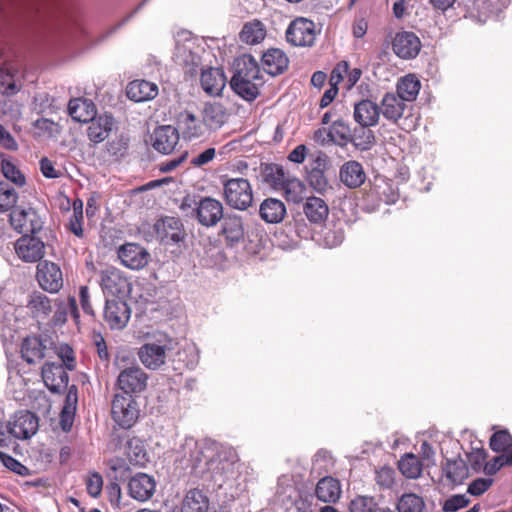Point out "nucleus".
<instances>
[{
    "mask_svg": "<svg viewBox=\"0 0 512 512\" xmlns=\"http://www.w3.org/2000/svg\"><path fill=\"white\" fill-rule=\"evenodd\" d=\"M174 463L184 475L205 477L215 481L234 472V462L219 452L218 444L211 440H196L187 436L175 450Z\"/></svg>",
    "mask_w": 512,
    "mask_h": 512,
    "instance_id": "obj_1",
    "label": "nucleus"
},
{
    "mask_svg": "<svg viewBox=\"0 0 512 512\" xmlns=\"http://www.w3.org/2000/svg\"><path fill=\"white\" fill-rule=\"evenodd\" d=\"M233 70L230 81L232 90L246 101L255 100L264 84L257 61L251 55H241L234 60Z\"/></svg>",
    "mask_w": 512,
    "mask_h": 512,
    "instance_id": "obj_2",
    "label": "nucleus"
},
{
    "mask_svg": "<svg viewBox=\"0 0 512 512\" xmlns=\"http://www.w3.org/2000/svg\"><path fill=\"white\" fill-rule=\"evenodd\" d=\"M176 345V341L170 336L159 333L139 348L138 356L147 369L157 370L166 363Z\"/></svg>",
    "mask_w": 512,
    "mask_h": 512,
    "instance_id": "obj_3",
    "label": "nucleus"
},
{
    "mask_svg": "<svg viewBox=\"0 0 512 512\" xmlns=\"http://www.w3.org/2000/svg\"><path fill=\"white\" fill-rule=\"evenodd\" d=\"M223 198L235 210L246 211L253 204V189L248 179L242 177L222 180Z\"/></svg>",
    "mask_w": 512,
    "mask_h": 512,
    "instance_id": "obj_4",
    "label": "nucleus"
},
{
    "mask_svg": "<svg viewBox=\"0 0 512 512\" xmlns=\"http://www.w3.org/2000/svg\"><path fill=\"white\" fill-rule=\"evenodd\" d=\"M111 415L119 427L130 429L140 415L138 402L131 395L116 394L111 403Z\"/></svg>",
    "mask_w": 512,
    "mask_h": 512,
    "instance_id": "obj_5",
    "label": "nucleus"
},
{
    "mask_svg": "<svg viewBox=\"0 0 512 512\" xmlns=\"http://www.w3.org/2000/svg\"><path fill=\"white\" fill-rule=\"evenodd\" d=\"M320 29L307 18L298 17L290 22L286 29V40L295 47H312L315 44Z\"/></svg>",
    "mask_w": 512,
    "mask_h": 512,
    "instance_id": "obj_6",
    "label": "nucleus"
},
{
    "mask_svg": "<svg viewBox=\"0 0 512 512\" xmlns=\"http://www.w3.org/2000/svg\"><path fill=\"white\" fill-rule=\"evenodd\" d=\"M224 215L223 204L209 196L200 198L192 209V217L206 228L215 227Z\"/></svg>",
    "mask_w": 512,
    "mask_h": 512,
    "instance_id": "obj_7",
    "label": "nucleus"
},
{
    "mask_svg": "<svg viewBox=\"0 0 512 512\" xmlns=\"http://www.w3.org/2000/svg\"><path fill=\"white\" fill-rule=\"evenodd\" d=\"M148 383V375L139 366L134 365L123 369L118 377L116 385L124 392V395L139 394L143 392Z\"/></svg>",
    "mask_w": 512,
    "mask_h": 512,
    "instance_id": "obj_8",
    "label": "nucleus"
},
{
    "mask_svg": "<svg viewBox=\"0 0 512 512\" xmlns=\"http://www.w3.org/2000/svg\"><path fill=\"white\" fill-rule=\"evenodd\" d=\"M12 227L21 234H36L43 227V221L38 213L32 209L15 208L10 213Z\"/></svg>",
    "mask_w": 512,
    "mask_h": 512,
    "instance_id": "obj_9",
    "label": "nucleus"
},
{
    "mask_svg": "<svg viewBox=\"0 0 512 512\" xmlns=\"http://www.w3.org/2000/svg\"><path fill=\"white\" fill-rule=\"evenodd\" d=\"M201 52L203 49L199 45H196L193 40H187L177 44L175 57L180 64L186 67V73L194 76L203 68Z\"/></svg>",
    "mask_w": 512,
    "mask_h": 512,
    "instance_id": "obj_10",
    "label": "nucleus"
},
{
    "mask_svg": "<svg viewBox=\"0 0 512 512\" xmlns=\"http://www.w3.org/2000/svg\"><path fill=\"white\" fill-rule=\"evenodd\" d=\"M103 316L112 330H122L129 322L131 310L128 304L120 298L107 299Z\"/></svg>",
    "mask_w": 512,
    "mask_h": 512,
    "instance_id": "obj_11",
    "label": "nucleus"
},
{
    "mask_svg": "<svg viewBox=\"0 0 512 512\" xmlns=\"http://www.w3.org/2000/svg\"><path fill=\"white\" fill-rule=\"evenodd\" d=\"M8 434L17 439H27L38 430V418L30 411H20L7 424Z\"/></svg>",
    "mask_w": 512,
    "mask_h": 512,
    "instance_id": "obj_12",
    "label": "nucleus"
},
{
    "mask_svg": "<svg viewBox=\"0 0 512 512\" xmlns=\"http://www.w3.org/2000/svg\"><path fill=\"white\" fill-rule=\"evenodd\" d=\"M99 277L100 286L106 295L120 297L129 290L128 280L115 267L110 266L102 269L99 272Z\"/></svg>",
    "mask_w": 512,
    "mask_h": 512,
    "instance_id": "obj_13",
    "label": "nucleus"
},
{
    "mask_svg": "<svg viewBox=\"0 0 512 512\" xmlns=\"http://www.w3.org/2000/svg\"><path fill=\"white\" fill-rule=\"evenodd\" d=\"M17 256L24 262L34 263L40 261L45 254L44 242L34 234H24L15 243Z\"/></svg>",
    "mask_w": 512,
    "mask_h": 512,
    "instance_id": "obj_14",
    "label": "nucleus"
},
{
    "mask_svg": "<svg viewBox=\"0 0 512 512\" xmlns=\"http://www.w3.org/2000/svg\"><path fill=\"white\" fill-rule=\"evenodd\" d=\"M118 258L125 267L139 270L148 264L150 254L139 244L126 243L119 247Z\"/></svg>",
    "mask_w": 512,
    "mask_h": 512,
    "instance_id": "obj_15",
    "label": "nucleus"
},
{
    "mask_svg": "<svg viewBox=\"0 0 512 512\" xmlns=\"http://www.w3.org/2000/svg\"><path fill=\"white\" fill-rule=\"evenodd\" d=\"M37 280L41 288L50 293H57L63 286L61 269L53 262L44 261L38 264Z\"/></svg>",
    "mask_w": 512,
    "mask_h": 512,
    "instance_id": "obj_16",
    "label": "nucleus"
},
{
    "mask_svg": "<svg viewBox=\"0 0 512 512\" xmlns=\"http://www.w3.org/2000/svg\"><path fill=\"white\" fill-rule=\"evenodd\" d=\"M61 363L47 362L42 367V378L52 393L59 394L68 387L69 376Z\"/></svg>",
    "mask_w": 512,
    "mask_h": 512,
    "instance_id": "obj_17",
    "label": "nucleus"
},
{
    "mask_svg": "<svg viewBox=\"0 0 512 512\" xmlns=\"http://www.w3.org/2000/svg\"><path fill=\"white\" fill-rule=\"evenodd\" d=\"M158 239L164 244L178 243L184 238L183 224L179 218L164 217L155 224Z\"/></svg>",
    "mask_w": 512,
    "mask_h": 512,
    "instance_id": "obj_18",
    "label": "nucleus"
},
{
    "mask_svg": "<svg viewBox=\"0 0 512 512\" xmlns=\"http://www.w3.org/2000/svg\"><path fill=\"white\" fill-rule=\"evenodd\" d=\"M156 489V481L153 476L146 473H137L128 482L129 495L138 501L149 500Z\"/></svg>",
    "mask_w": 512,
    "mask_h": 512,
    "instance_id": "obj_19",
    "label": "nucleus"
},
{
    "mask_svg": "<svg viewBox=\"0 0 512 512\" xmlns=\"http://www.w3.org/2000/svg\"><path fill=\"white\" fill-rule=\"evenodd\" d=\"M420 48V39L413 32H399L392 42L394 53L403 59L415 58L420 52Z\"/></svg>",
    "mask_w": 512,
    "mask_h": 512,
    "instance_id": "obj_20",
    "label": "nucleus"
},
{
    "mask_svg": "<svg viewBox=\"0 0 512 512\" xmlns=\"http://www.w3.org/2000/svg\"><path fill=\"white\" fill-rule=\"evenodd\" d=\"M354 121L362 127H374L380 119L379 105L372 100L363 99L354 104Z\"/></svg>",
    "mask_w": 512,
    "mask_h": 512,
    "instance_id": "obj_21",
    "label": "nucleus"
},
{
    "mask_svg": "<svg viewBox=\"0 0 512 512\" xmlns=\"http://www.w3.org/2000/svg\"><path fill=\"white\" fill-rule=\"evenodd\" d=\"M200 83L203 90L211 95H220L226 85V77L222 69L215 67L201 68Z\"/></svg>",
    "mask_w": 512,
    "mask_h": 512,
    "instance_id": "obj_22",
    "label": "nucleus"
},
{
    "mask_svg": "<svg viewBox=\"0 0 512 512\" xmlns=\"http://www.w3.org/2000/svg\"><path fill=\"white\" fill-rule=\"evenodd\" d=\"M221 220V235L230 246H233L243 240L244 225L243 219L240 215L227 213Z\"/></svg>",
    "mask_w": 512,
    "mask_h": 512,
    "instance_id": "obj_23",
    "label": "nucleus"
},
{
    "mask_svg": "<svg viewBox=\"0 0 512 512\" xmlns=\"http://www.w3.org/2000/svg\"><path fill=\"white\" fill-rule=\"evenodd\" d=\"M380 115L391 122L396 124L405 113L407 104L394 93H386L380 102Z\"/></svg>",
    "mask_w": 512,
    "mask_h": 512,
    "instance_id": "obj_24",
    "label": "nucleus"
},
{
    "mask_svg": "<svg viewBox=\"0 0 512 512\" xmlns=\"http://www.w3.org/2000/svg\"><path fill=\"white\" fill-rule=\"evenodd\" d=\"M179 140L176 128L166 125L158 127L153 134V147L160 153H171Z\"/></svg>",
    "mask_w": 512,
    "mask_h": 512,
    "instance_id": "obj_25",
    "label": "nucleus"
},
{
    "mask_svg": "<svg viewBox=\"0 0 512 512\" xmlns=\"http://www.w3.org/2000/svg\"><path fill=\"white\" fill-rule=\"evenodd\" d=\"M178 126L185 138L197 139L206 135L208 129L193 113L183 111L178 116Z\"/></svg>",
    "mask_w": 512,
    "mask_h": 512,
    "instance_id": "obj_26",
    "label": "nucleus"
},
{
    "mask_svg": "<svg viewBox=\"0 0 512 512\" xmlns=\"http://www.w3.org/2000/svg\"><path fill=\"white\" fill-rule=\"evenodd\" d=\"M114 127V118L112 115L103 114L98 117H93L89 120L87 128V135L91 142L97 144L108 138Z\"/></svg>",
    "mask_w": 512,
    "mask_h": 512,
    "instance_id": "obj_27",
    "label": "nucleus"
},
{
    "mask_svg": "<svg viewBox=\"0 0 512 512\" xmlns=\"http://www.w3.org/2000/svg\"><path fill=\"white\" fill-rule=\"evenodd\" d=\"M259 215L268 224H278L286 215V206L280 199L269 197L260 204Z\"/></svg>",
    "mask_w": 512,
    "mask_h": 512,
    "instance_id": "obj_28",
    "label": "nucleus"
},
{
    "mask_svg": "<svg viewBox=\"0 0 512 512\" xmlns=\"http://www.w3.org/2000/svg\"><path fill=\"white\" fill-rule=\"evenodd\" d=\"M340 180L349 188H358L366 180V173L361 163L355 160L345 162L339 172Z\"/></svg>",
    "mask_w": 512,
    "mask_h": 512,
    "instance_id": "obj_29",
    "label": "nucleus"
},
{
    "mask_svg": "<svg viewBox=\"0 0 512 512\" xmlns=\"http://www.w3.org/2000/svg\"><path fill=\"white\" fill-rule=\"evenodd\" d=\"M157 94V85L146 80H134L128 84L126 89L127 97L134 102L152 100Z\"/></svg>",
    "mask_w": 512,
    "mask_h": 512,
    "instance_id": "obj_30",
    "label": "nucleus"
},
{
    "mask_svg": "<svg viewBox=\"0 0 512 512\" xmlns=\"http://www.w3.org/2000/svg\"><path fill=\"white\" fill-rule=\"evenodd\" d=\"M289 60L280 49H269L262 55V65L266 73L276 76L288 67Z\"/></svg>",
    "mask_w": 512,
    "mask_h": 512,
    "instance_id": "obj_31",
    "label": "nucleus"
},
{
    "mask_svg": "<svg viewBox=\"0 0 512 512\" xmlns=\"http://www.w3.org/2000/svg\"><path fill=\"white\" fill-rule=\"evenodd\" d=\"M315 493L320 501L335 503L342 493L340 482L331 476H326L318 481Z\"/></svg>",
    "mask_w": 512,
    "mask_h": 512,
    "instance_id": "obj_32",
    "label": "nucleus"
},
{
    "mask_svg": "<svg viewBox=\"0 0 512 512\" xmlns=\"http://www.w3.org/2000/svg\"><path fill=\"white\" fill-rule=\"evenodd\" d=\"M46 345L43 340L37 336L26 337L21 345L22 358L28 364L39 362L45 357Z\"/></svg>",
    "mask_w": 512,
    "mask_h": 512,
    "instance_id": "obj_33",
    "label": "nucleus"
},
{
    "mask_svg": "<svg viewBox=\"0 0 512 512\" xmlns=\"http://www.w3.org/2000/svg\"><path fill=\"white\" fill-rule=\"evenodd\" d=\"M303 212L311 223L321 224L327 219L329 208L323 199L312 196L306 199Z\"/></svg>",
    "mask_w": 512,
    "mask_h": 512,
    "instance_id": "obj_34",
    "label": "nucleus"
},
{
    "mask_svg": "<svg viewBox=\"0 0 512 512\" xmlns=\"http://www.w3.org/2000/svg\"><path fill=\"white\" fill-rule=\"evenodd\" d=\"M202 119L208 130H217L227 120V112L220 103H207L202 111Z\"/></svg>",
    "mask_w": 512,
    "mask_h": 512,
    "instance_id": "obj_35",
    "label": "nucleus"
},
{
    "mask_svg": "<svg viewBox=\"0 0 512 512\" xmlns=\"http://www.w3.org/2000/svg\"><path fill=\"white\" fill-rule=\"evenodd\" d=\"M68 113L77 122H89L95 116V106L87 99L75 98L68 103Z\"/></svg>",
    "mask_w": 512,
    "mask_h": 512,
    "instance_id": "obj_36",
    "label": "nucleus"
},
{
    "mask_svg": "<svg viewBox=\"0 0 512 512\" xmlns=\"http://www.w3.org/2000/svg\"><path fill=\"white\" fill-rule=\"evenodd\" d=\"M54 305L57 307L53 316V321L56 325L65 324L69 315H71L75 321H78L79 312L76 299L74 297L56 299Z\"/></svg>",
    "mask_w": 512,
    "mask_h": 512,
    "instance_id": "obj_37",
    "label": "nucleus"
},
{
    "mask_svg": "<svg viewBox=\"0 0 512 512\" xmlns=\"http://www.w3.org/2000/svg\"><path fill=\"white\" fill-rule=\"evenodd\" d=\"M421 88L418 78L409 74L402 77L397 83V96L404 102H412L417 98Z\"/></svg>",
    "mask_w": 512,
    "mask_h": 512,
    "instance_id": "obj_38",
    "label": "nucleus"
},
{
    "mask_svg": "<svg viewBox=\"0 0 512 512\" xmlns=\"http://www.w3.org/2000/svg\"><path fill=\"white\" fill-rule=\"evenodd\" d=\"M262 178L265 184L274 190H280L289 177L281 165L271 163L262 167Z\"/></svg>",
    "mask_w": 512,
    "mask_h": 512,
    "instance_id": "obj_39",
    "label": "nucleus"
},
{
    "mask_svg": "<svg viewBox=\"0 0 512 512\" xmlns=\"http://www.w3.org/2000/svg\"><path fill=\"white\" fill-rule=\"evenodd\" d=\"M209 500L206 495L198 489H192L187 492L181 512H207Z\"/></svg>",
    "mask_w": 512,
    "mask_h": 512,
    "instance_id": "obj_40",
    "label": "nucleus"
},
{
    "mask_svg": "<svg viewBox=\"0 0 512 512\" xmlns=\"http://www.w3.org/2000/svg\"><path fill=\"white\" fill-rule=\"evenodd\" d=\"M266 36V29L264 24L259 20H253L244 24L241 32L240 39L242 42L254 45L264 40Z\"/></svg>",
    "mask_w": 512,
    "mask_h": 512,
    "instance_id": "obj_41",
    "label": "nucleus"
},
{
    "mask_svg": "<svg viewBox=\"0 0 512 512\" xmlns=\"http://www.w3.org/2000/svg\"><path fill=\"white\" fill-rule=\"evenodd\" d=\"M351 132L350 126L344 120L337 119L329 127L327 137L334 144L344 147L349 143Z\"/></svg>",
    "mask_w": 512,
    "mask_h": 512,
    "instance_id": "obj_42",
    "label": "nucleus"
},
{
    "mask_svg": "<svg viewBox=\"0 0 512 512\" xmlns=\"http://www.w3.org/2000/svg\"><path fill=\"white\" fill-rule=\"evenodd\" d=\"M279 497H282V501L288 500L295 504L298 512H312V504L307 498L297 499L298 492L293 485L282 486V480L280 479L279 487L277 490Z\"/></svg>",
    "mask_w": 512,
    "mask_h": 512,
    "instance_id": "obj_43",
    "label": "nucleus"
},
{
    "mask_svg": "<svg viewBox=\"0 0 512 512\" xmlns=\"http://www.w3.org/2000/svg\"><path fill=\"white\" fill-rule=\"evenodd\" d=\"M370 127H356L352 130L349 143L353 144L360 151H367L375 143V136Z\"/></svg>",
    "mask_w": 512,
    "mask_h": 512,
    "instance_id": "obj_44",
    "label": "nucleus"
},
{
    "mask_svg": "<svg viewBox=\"0 0 512 512\" xmlns=\"http://www.w3.org/2000/svg\"><path fill=\"white\" fill-rule=\"evenodd\" d=\"M398 468L403 476L409 479H417L422 473V463L412 453H407L401 457L398 462Z\"/></svg>",
    "mask_w": 512,
    "mask_h": 512,
    "instance_id": "obj_45",
    "label": "nucleus"
},
{
    "mask_svg": "<svg viewBox=\"0 0 512 512\" xmlns=\"http://www.w3.org/2000/svg\"><path fill=\"white\" fill-rule=\"evenodd\" d=\"M280 190H283L287 201L293 203H300L306 196V186L296 178H288Z\"/></svg>",
    "mask_w": 512,
    "mask_h": 512,
    "instance_id": "obj_46",
    "label": "nucleus"
},
{
    "mask_svg": "<svg viewBox=\"0 0 512 512\" xmlns=\"http://www.w3.org/2000/svg\"><path fill=\"white\" fill-rule=\"evenodd\" d=\"M127 455L130 462L135 465H144L148 460L145 444L137 437L128 440Z\"/></svg>",
    "mask_w": 512,
    "mask_h": 512,
    "instance_id": "obj_47",
    "label": "nucleus"
},
{
    "mask_svg": "<svg viewBox=\"0 0 512 512\" xmlns=\"http://www.w3.org/2000/svg\"><path fill=\"white\" fill-rule=\"evenodd\" d=\"M28 307L36 315L47 316L52 311L51 300L41 292L29 296Z\"/></svg>",
    "mask_w": 512,
    "mask_h": 512,
    "instance_id": "obj_48",
    "label": "nucleus"
},
{
    "mask_svg": "<svg viewBox=\"0 0 512 512\" xmlns=\"http://www.w3.org/2000/svg\"><path fill=\"white\" fill-rule=\"evenodd\" d=\"M424 507V500L414 493L402 495L397 504L398 512H423Z\"/></svg>",
    "mask_w": 512,
    "mask_h": 512,
    "instance_id": "obj_49",
    "label": "nucleus"
},
{
    "mask_svg": "<svg viewBox=\"0 0 512 512\" xmlns=\"http://www.w3.org/2000/svg\"><path fill=\"white\" fill-rule=\"evenodd\" d=\"M443 473L452 483H459L466 475V467L462 461L448 459L443 466Z\"/></svg>",
    "mask_w": 512,
    "mask_h": 512,
    "instance_id": "obj_50",
    "label": "nucleus"
},
{
    "mask_svg": "<svg viewBox=\"0 0 512 512\" xmlns=\"http://www.w3.org/2000/svg\"><path fill=\"white\" fill-rule=\"evenodd\" d=\"M309 185L318 193L324 194L331 189L328 179L321 169H312L307 176Z\"/></svg>",
    "mask_w": 512,
    "mask_h": 512,
    "instance_id": "obj_51",
    "label": "nucleus"
},
{
    "mask_svg": "<svg viewBox=\"0 0 512 512\" xmlns=\"http://www.w3.org/2000/svg\"><path fill=\"white\" fill-rule=\"evenodd\" d=\"M17 199L15 189L6 182H0V211H9L15 206Z\"/></svg>",
    "mask_w": 512,
    "mask_h": 512,
    "instance_id": "obj_52",
    "label": "nucleus"
},
{
    "mask_svg": "<svg viewBox=\"0 0 512 512\" xmlns=\"http://www.w3.org/2000/svg\"><path fill=\"white\" fill-rule=\"evenodd\" d=\"M1 171L7 180L13 182L18 186L25 185V176L11 161L6 159L2 160Z\"/></svg>",
    "mask_w": 512,
    "mask_h": 512,
    "instance_id": "obj_53",
    "label": "nucleus"
},
{
    "mask_svg": "<svg viewBox=\"0 0 512 512\" xmlns=\"http://www.w3.org/2000/svg\"><path fill=\"white\" fill-rule=\"evenodd\" d=\"M512 446V437L507 430L495 432L490 438V448L494 452H504Z\"/></svg>",
    "mask_w": 512,
    "mask_h": 512,
    "instance_id": "obj_54",
    "label": "nucleus"
},
{
    "mask_svg": "<svg viewBox=\"0 0 512 512\" xmlns=\"http://www.w3.org/2000/svg\"><path fill=\"white\" fill-rule=\"evenodd\" d=\"M378 504L373 497L358 496L350 503V512H376Z\"/></svg>",
    "mask_w": 512,
    "mask_h": 512,
    "instance_id": "obj_55",
    "label": "nucleus"
},
{
    "mask_svg": "<svg viewBox=\"0 0 512 512\" xmlns=\"http://www.w3.org/2000/svg\"><path fill=\"white\" fill-rule=\"evenodd\" d=\"M375 481L382 489H389L395 481V470L390 466H382L375 471Z\"/></svg>",
    "mask_w": 512,
    "mask_h": 512,
    "instance_id": "obj_56",
    "label": "nucleus"
},
{
    "mask_svg": "<svg viewBox=\"0 0 512 512\" xmlns=\"http://www.w3.org/2000/svg\"><path fill=\"white\" fill-rule=\"evenodd\" d=\"M19 91L13 75L3 69H0V93L1 94H15Z\"/></svg>",
    "mask_w": 512,
    "mask_h": 512,
    "instance_id": "obj_57",
    "label": "nucleus"
},
{
    "mask_svg": "<svg viewBox=\"0 0 512 512\" xmlns=\"http://www.w3.org/2000/svg\"><path fill=\"white\" fill-rule=\"evenodd\" d=\"M469 504V499L463 494H456L448 498L443 504V511L456 512L459 509L466 507Z\"/></svg>",
    "mask_w": 512,
    "mask_h": 512,
    "instance_id": "obj_58",
    "label": "nucleus"
},
{
    "mask_svg": "<svg viewBox=\"0 0 512 512\" xmlns=\"http://www.w3.org/2000/svg\"><path fill=\"white\" fill-rule=\"evenodd\" d=\"M314 469L328 471L333 466L332 455L327 450H319L313 458Z\"/></svg>",
    "mask_w": 512,
    "mask_h": 512,
    "instance_id": "obj_59",
    "label": "nucleus"
},
{
    "mask_svg": "<svg viewBox=\"0 0 512 512\" xmlns=\"http://www.w3.org/2000/svg\"><path fill=\"white\" fill-rule=\"evenodd\" d=\"M0 458L4 464L5 467H7L12 472H15L18 475L25 476L28 474V468L21 464L18 460H16L14 457L0 453Z\"/></svg>",
    "mask_w": 512,
    "mask_h": 512,
    "instance_id": "obj_60",
    "label": "nucleus"
},
{
    "mask_svg": "<svg viewBox=\"0 0 512 512\" xmlns=\"http://www.w3.org/2000/svg\"><path fill=\"white\" fill-rule=\"evenodd\" d=\"M87 492L96 498L100 495L103 487V479L99 473H92L86 481Z\"/></svg>",
    "mask_w": 512,
    "mask_h": 512,
    "instance_id": "obj_61",
    "label": "nucleus"
},
{
    "mask_svg": "<svg viewBox=\"0 0 512 512\" xmlns=\"http://www.w3.org/2000/svg\"><path fill=\"white\" fill-rule=\"evenodd\" d=\"M492 482L491 478H477L469 484L468 493L480 496L490 488Z\"/></svg>",
    "mask_w": 512,
    "mask_h": 512,
    "instance_id": "obj_62",
    "label": "nucleus"
},
{
    "mask_svg": "<svg viewBox=\"0 0 512 512\" xmlns=\"http://www.w3.org/2000/svg\"><path fill=\"white\" fill-rule=\"evenodd\" d=\"M59 357L61 360L58 363H61L62 366L67 370H74L75 368V357L73 350L68 346H62L60 348Z\"/></svg>",
    "mask_w": 512,
    "mask_h": 512,
    "instance_id": "obj_63",
    "label": "nucleus"
},
{
    "mask_svg": "<svg viewBox=\"0 0 512 512\" xmlns=\"http://www.w3.org/2000/svg\"><path fill=\"white\" fill-rule=\"evenodd\" d=\"M0 145L11 151H15L18 148V144L14 137L7 131L2 124H0Z\"/></svg>",
    "mask_w": 512,
    "mask_h": 512,
    "instance_id": "obj_64",
    "label": "nucleus"
}]
</instances>
